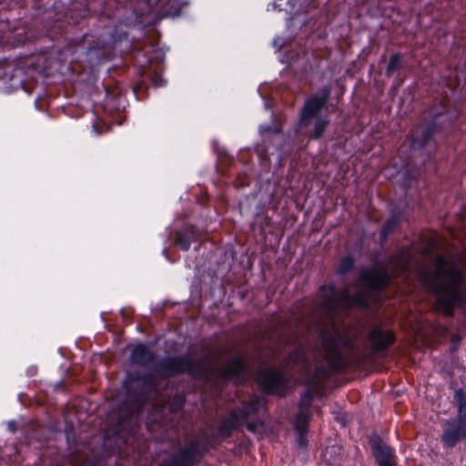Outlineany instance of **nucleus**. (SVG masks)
Here are the masks:
<instances>
[{
    "label": "nucleus",
    "mask_w": 466,
    "mask_h": 466,
    "mask_svg": "<svg viewBox=\"0 0 466 466\" xmlns=\"http://www.w3.org/2000/svg\"><path fill=\"white\" fill-rule=\"evenodd\" d=\"M204 359L192 356H167L157 362L156 354L144 343L137 344L131 350L129 360L132 364L150 369L127 371L123 384L127 400L123 401L116 414V431L131 433L138 422V415L147 403L157 400L169 387V380L182 374L193 379H205L208 375L207 362L213 359L211 350L206 348Z\"/></svg>",
    "instance_id": "obj_1"
},
{
    "label": "nucleus",
    "mask_w": 466,
    "mask_h": 466,
    "mask_svg": "<svg viewBox=\"0 0 466 466\" xmlns=\"http://www.w3.org/2000/svg\"><path fill=\"white\" fill-rule=\"evenodd\" d=\"M390 283V277L384 269H363L360 273V289L355 294H350L348 288L337 289L335 284L322 286L324 292L321 306L330 317L341 309L357 307L368 309L370 306V293L374 290H382Z\"/></svg>",
    "instance_id": "obj_2"
},
{
    "label": "nucleus",
    "mask_w": 466,
    "mask_h": 466,
    "mask_svg": "<svg viewBox=\"0 0 466 466\" xmlns=\"http://www.w3.org/2000/svg\"><path fill=\"white\" fill-rule=\"evenodd\" d=\"M456 107H451L442 101L434 104L429 110L428 116L419 125L411 136V149L431 158L437 151L438 144L435 136L449 129L459 117Z\"/></svg>",
    "instance_id": "obj_3"
},
{
    "label": "nucleus",
    "mask_w": 466,
    "mask_h": 466,
    "mask_svg": "<svg viewBox=\"0 0 466 466\" xmlns=\"http://www.w3.org/2000/svg\"><path fill=\"white\" fill-rule=\"evenodd\" d=\"M447 273L444 260L440 258L435 270H423L420 273V280L428 289L435 294L437 304L443 313L448 317H452L455 304L461 297L456 283L461 280V274L451 270L450 274L453 281H447L445 279Z\"/></svg>",
    "instance_id": "obj_4"
},
{
    "label": "nucleus",
    "mask_w": 466,
    "mask_h": 466,
    "mask_svg": "<svg viewBox=\"0 0 466 466\" xmlns=\"http://www.w3.org/2000/svg\"><path fill=\"white\" fill-rule=\"evenodd\" d=\"M331 86H324L319 90L309 96L299 113V126L301 128L309 127L312 120L315 119L313 128L308 132V136L312 139H319L323 137L326 128L329 126L330 122L327 117H320L319 115L320 111L326 108L330 98Z\"/></svg>",
    "instance_id": "obj_5"
},
{
    "label": "nucleus",
    "mask_w": 466,
    "mask_h": 466,
    "mask_svg": "<svg viewBox=\"0 0 466 466\" xmlns=\"http://www.w3.org/2000/svg\"><path fill=\"white\" fill-rule=\"evenodd\" d=\"M208 451V448L205 442L199 439H195L186 446L178 449L159 466H195L201 461Z\"/></svg>",
    "instance_id": "obj_6"
},
{
    "label": "nucleus",
    "mask_w": 466,
    "mask_h": 466,
    "mask_svg": "<svg viewBox=\"0 0 466 466\" xmlns=\"http://www.w3.org/2000/svg\"><path fill=\"white\" fill-rule=\"evenodd\" d=\"M83 49H86V55L91 66H97L111 57L113 44L100 37L84 35L78 42Z\"/></svg>",
    "instance_id": "obj_7"
},
{
    "label": "nucleus",
    "mask_w": 466,
    "mask_h": 466,
    "mask_svg": "<svg viewBox=\"0 0 466 466\" xmlns=\"http://www.w3.org/2000/svg\"><path fill=\"white\" fill-rule=\"evenodd\" d=\"M341 337L338 332L331 333L328 330L321 332V341L327 367L330 371H335L344 367L343 356L340 351Z\"/></svg>",
    "instance_id": "obj_8"
},
{
    "label": "nucleus",
    "mask_w": 466,
    "mask_h": 466,
    "mask_svg": "<svg viewBox=\"0 0 466 466\" xmlns=\"http://www.w3.org/2000/svg\"><path fill=\"white\" fill-rule=\"evenodd\" d=\"M369 444L370 445L372 455L378 466L397 465L394 450L379 435L374 434L370 436L369 439Z\"/></svg>",
    "instance_id": "obj_9"
},
{
    "label": "nucleus",
    "mask_w": 466,
    "mask_h": 466,
    "mask_svg": "<svg viewBox=\"0 0 466 466\" xmlns=\"http://www.w3.org/2000/svg\"><path fill=\"white\" fill-rule=\"evenodd\" d=\"M441 441L447 447H454L458 442L466 439V426L455 419L445 422Z\"/></svg>",
    "instance_id": "obj_10"
},
{
    "label": "nucleus",
    "mask_w": 466,
    "mask_h": 466,
    "mask_svg": "<svg viewBox=\"0 0 466 466\" xmlns=\"http://www.w3.org/2000/svg\"><path fill=\"white\" fill-rule=\"evenodd\" d=\"M371 350L375 354H381L395 341V335L391 331H385L380 327H374L369 333Z\"/></svg>",
    "instance_id": "obj_11"
},
{
    "label": "nucleus",
    "mask_w": 466,
    "mask_h": 466,
    "mask_svg": "<svg viewBox=\"0 0 466 466\" xmlns=\"http://www.w3.org/2000/svg\"><path fill=\"white\" fill-rule=\"evenodd\" d=\"M259 381L262 389L267 392H273L285 383L282 373L277 370L263 371Z\"/></svg>",
    "instance_id": "obj_12"
},
{
    "label": "nucleus",
    "mask_w": 466,
    "mask_h": 466,
    "mask_svg": "<svg viewBox=\"0 0 466 466\" xmlns=\"http://www.w3.org/2000/svg\"><path fill=\"white\" fill-rule=\"evenodd\" d=\"M402 210L400 207H393L390 209V216L384 224L380 231V243L383 245L389 237L392 234L400 224Z\"/></svg>",
    "instance_id": "obj_13"
},
{
    "label": "nucleus",
    "mask_w": 466,
    "mask_h": 466,
    "mask_svg": "<svg viewBox=\"0 0 466 466\" xmlns=\"http://www.w3.org/2000/svg\"><path fill=\"white\" fill-rule=\"evenodd\" d=\"M240 422L238 413L233 410L228 417L220 421L218 427V435L224 439L230 437L232 431L239 426Z\"/></svg>",
    "instance_id": "obj_14"
},
{
    "label": "nucleus",
    "mask_w": 466,
    "mask_h": 466,
    "mask_svg": "<svg viewBox=\"0 0 466 466\" xmlns=\"http://www.w3.org/2000/svg\"><path fill=\"white\" fill-rule=\"evenodd\" d=\"M245 370V360L241 357H235L223 367V376L226 379L239 377Z\"/></svg>",
    "instance_id": "obj_15"
},
{
    "label": "nucleus",
    "mask_w": 466,
    "mask_h": 466,
    "mask_svg": "<svg viewBox=\"0 0 466 466\" xmlns=\"http://www.w3.org/2000/svg\"><path fill=\"white\" fill-rule=\"evenodd\" d=\"M263 405V399L255 398L250 401L244 402L242 408L234 411L238 413V418L242 421L248 419V417L258 413V411L262 408Z\"/></svg>",
    "instance_id": "obj_16"
},
{
    "label": "nucleus",
    "mask_w": 466,
    "mask_h": 466,
    "mask_svg": "<svg viewBox=\"0 0 466 466\" xmlns=\"http://www.w3.org/2000/svg\"><path fill=\"white\" fill-rule=\"evenodd\" d=\"M344 455L343 447L334 444L326 448L324 459L329 466H339L344 459Z\"/></svg>",
    "instance_id": "obj_17"
},
{
    "label": "nucleus",
    "mask_w": 466,
    "mask_h": 466,
    "mask_svg": "<svg viewBox=\"0 0 466 466\" xmlns=\"http://www.w3.org/2000/svg\"><path fill=\"white\" fill-rule=\"evenodd\" d=\"M402 56L400 53H395L390 57L385 74L388 77H390L396 71L402 68Z\"/></svg>",
    "instance_id": "obj_18"
},
{
    "label": "nucleus",
    "mask_w": 466,
    "mask_h": 466,
    "mask_svg": "<svg viewBox=\"0 0 466 466\" xmlns=\"http://www.w3.org/2000/svg\"><path fill=\"white\" fill-rule=\"evenodd\" d=\"M355 267V258L352 255H348L342 258L339 261V268L337 269V273L339 276H344L350 271H351Z\"/></svg>",
    "instance_id": "obj_19"
},
{
    "label": "nucleus",
    "mask_w": 466,
    "mask_h": 466,
    "mask_svg": "<svg viewBox=\"0 0 466 466\" xmlns=\"http://www.w3.org/2000/svg\"><path fill=\"white\" fill-rule=\"evenodd\" d=\"M185 404V398L180 394L175 395L171 400L166 401L164 407L167 408L170 412L176 413L183 409Z\"/></svg>",
    "instance_id": "obj_20"
},
{
    "label": "nucleus",
    "mask_w": 466,
    "mask_h": 466,
    "mask_svg": "<svg viewBox=\"0 0 466 466\" xmlns=\"http://www.w3.org/2000/svg\"><path fill=\"white\" fill-rule=\"evenodd\" d=\"M175 243L183 250H188L191 244V237L188 234L177 232Z\"/></svg>",
    "instance_id": "obj_21"
},
{
    "label": "nucleus",
    "mask_w": 466,
    "mask_h": 466,
    "mask_svg": "<svg viewBox=\"0 0 466 466\" xmlns=\"http://www.w3.org/2000/svg\"><path fill=\"white\" fill-rule=\"evenodd\" d=\"M309 408H299V412L297 415V424H300L303 428H307V420L309 417Z\"/></svg>",
    "instance_id": "obj_22"
},
{
    "label": "nucleus",
    "mask_w": 466,
    "mask_h": 466,
    "mask_svg": "<svg viewBox=\"0 0 466 466\" xmlns=\"http://www.w3.org/2000/svg\"><path fill=\"white\" fill-rule=\"evenodd\" d=\"M296 429L299 432V436H298L299 446L301 448L307 447V444H308V441L306 438L307 428H303L300 424H299V425H296Z\"/></svg>",
    "instance_id": "obj_23"
},
{
    "label": "nucleus",
    "mask_w": 466,
    "mask_h": 466,
    "mask_svg": "<svg viewBox=\"0 0 466 466\" xmlns=\"http://www.w3.org/2000/svg\"><path fill=\"white\" fill-rule=\"evenodd\" d=\"M273 132L275 134H280L282 132V128L279 125H263L259 127V133L260 135L264 136L268 133Z\"/></svg>",
    "instance_id": "obj_24"
},
{
    "label": "nucleus",
    "mask_w": 466,
    "mask_h": 466,
    "mask_svg": "<svg viewBox=\"0 0 466 466\" xmlns=\"http://www.w3.org/2000/svg\"><path fill=\"white\" fill-rule=\"evenodd\" d=\"M311 401H312V393L309 390H308L302 394L299 406V408H309V409Z\"/></svg>",
    "instance_id": "obj_25"
},
{
    "label": "nucleus",
    "mask_w": 466,
    "mask_h": 466,
    "mask_svg": "<svg viewBox=\"0 0 466 466\" xmlns=\"http://www.w3.org/2000/svg\"><path fill=\"white\" fill-rule=\"evenodd\" d=\"M454 398L458 402L459 408L466 404V395L462 390H457L454 393Z\"/></svg>",
    "instance_id": "obj_26"
},
{
    "label": "nucleus",
    "mask_w": 466,
    "mask_h": 466,
    "mask_svg": "<svg viewBox=\"0 0 466 466\" xmlns=\"http://www.w3.org/2000/svg\"><path fill=\"white\" fill-rule=\"evenodd\" d=\"M454 419L466 426V403L458 409V417Z\"/></svg>",
    "instance_id": "obj_27"
},
{
    "label": "nucleus",
    "mask_w": 466,
    "mask_h": 466,
    "mask_svg": "<svg viewBox=\"0 0 466 466\" xmlns=\"http://www.w3.org/2000/svg\"><path fill=\"white\" fill-rule=\"evenodd\" d=\"M263 425H264L263 421L258 420L255 422H247L246 427H247L248 431H249L251 432H257L258 428L259 426L262 427Z\"/></svg>",
    "instance_id": "obj_28"
},
{
    "label": "nucleus",
    "mask_w": 466,
    "mask_h": 466,
    "mask_svg": "<svg viewBox=\"0 0 466 466\" xmlns=\"http://www.w3.org/2000/svg\"><path fill=\"white\" fill-rule=\"evenodd\" d=\"M290 5H292V10L291 12H294L295 14H300V13H303V12H306V9L302 6H296V0H290L289 1Z\"/></svg>",
    "instance_id": "obj_29"
},
{
    "label": "nucleus",
    "mask_w": 466,
    "mask_h": 466,
    "mask_svg": "<svg viewBox=\"0 0 466 466\" xmlns=\"http://www.w3.org/2000/svg\"><path fill=\"white\" fill-rule=\"evenodd\" d=\"M276 320L275 319H272V322L270 323L269 325V328L273 330H277L278 329V325L280 324V320L279 319L278 320V323H276Z\"/></svg>",
    "instance_id": "obj_30"
},
{
    "label": "nucleus",
    "mask_w": 466,
    "mask_h": 466,
    "mask_svg": "<svg viewBox=\"0 0 466 466\" xmlns=\"http://www.w3.org/2000/svg\"><path fill=\"white\" fill-rule=\"evenodd\" d=\"M8 429L11 432H15L16 431V423L15 421H9Z\"/></svg>",
    "instance_id": "obj_31"
},
{
    "label": "nucleus",
    "mask_w": 466,
    "mask_h": 466,
    "mask_svg": "<svg viewBox=\"0 0 466 466\" xmlns=\"http://www.w3.org/2000/svg\"><path fill=\"white\" fill-rule=\"evenodd\" d=\"M72 466H96V465L91 461H83L80 465L72 464Z\"/></svg>",
    "instance_id": "obj_32"
},
{
    "label": "nucleus",
    "mask_w": 466,
    "mask_h": 466,
    "mask_svg": "<svg viewBox=\"0 0 466 466\" xmlns=\"http://www.w3.org/2000/svg\"><path fill=\"white\" fill-rule=\"evenodd\" d=\"M451 340L455 344L461 341V338L458 335H455L452 337Z\"/></svg>",
    "instance_id": "obj_33"
}]
</instances>
